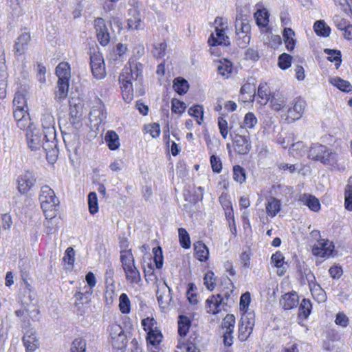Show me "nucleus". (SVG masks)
Listing matches in <instances>:
<instances>
[{
	"label": "nucleus",
	"mask_w": 352,
	"mask_h": 352,
	"mask_svg": "<svg viewBox=\"0 0 352 352\" xmlns=\"http://www.w3.org/2000/svg\"><path fill=\"white\" fill-rule=\"evenodd\" d=\"M143 65L135 60L129 62L122 69L119 77L120 89L124 100L129 103L134 97V92L138 96H142L145 91L143 87Z\"/></svg>",
	"instance_id": "f257e3e1"
},
{
	"label": "nucleus",
	"mask_w": 352,
	"mask_h": 352,
	"mask_svg": "<svg viewBox=\"0 0 352 352\" xmlns=\"http://www.w3.org/2000/svg\"><path fill=\"white\" fill-rule=\"evenodd\" d=\"M233 127H230V136L233 142L234 151L239 155H245L250 152L252 148L249 136L241 135L239 130L233 131ZM240 132H241L240 131Z\"/></svg>",
	"instance_id": "f03ea898"
},
{
	"label": "nucleus",
	"mask_w": 352,
	"mask_h": 352,
	"mask_svg": "<svg viewBox=\"0 0 352 352\" xmlns=\"http://www.w3.org/2000/svg\"><path fill=\"white\" fill-rule=\"evenodd\" d=\"M22 329L23 331V342L26 352H34L40 346L39 339L36 336V331L30 327L29 321L23 320Z\"/></svg>",
	"instance_id": "7ed1b4c3"
},
{
	"label": "nucleus",
	"mask_w": 352,
	"mask_h": 352,
	"mask_svg": "<svg viewBox=\"0 0 352 352\" xmlns=\"http://www.w3.org/2000/svg\"><path fill=\"white\" fill-rule=\"evenodd\" d=\"M47 138V134H43L41 130L33 125H28L26 139L28 147L32 151L38 150L43 146V140Z\"/></svg>",
	"instance_id": "20e7f679"
},
{
	"label": "nucleus",
	"mask_w": 352,
	"mask_h": 352,
	"mask_svg": "<svg viewBox=\"0 0 352 352\" xmlns=\"http://www.w3.org/2000/svg\"><path fill=\"white\" fill-rule=\"evenodd\" d=\"M31 41V32L29 28H21L14 45V53L16 55H23L28 49Z\"/></svg>",
	"instance_id": "39448f33"
},
{
	"label": "nucleus",
	"mask_w": 352,
	"mask_h": 352,
	"mask_svg": "<svg viewBox=\"0 0 352 352\" xmlns=\"http://www.w3.org/2000/svg\"><path fill=\"white\" fill-rule=\"evenodd\" d=\"M17 189L21 194H26L36 183V177L33 172L25 170L16 179Z\"/></svg>",
	"instance_id": "423d86ee"
},
{
	"label": "nucleus",
	"mask_w": 352,
	"mask_h": 352,
	"mask_svg": "<svg viewBox=\"0 0 352 352\" xmlns=\"http://www.w3.org/2000/svg\"><path fill=\"white\" fill-rule=\"evenodd\" d=\"M96 37L100 44L106 46L110 41V34L104 20L101 17L96 18L94 21Z\"/></svg>",
	"instance_id": "0eeeda50"
},
{
	"label": "nucleus",
	"mask_w": 352,
	"mask_h": 352,
	"mask_svg": "<svg viewBox=\"0 0 352 352\" xmlns=\"http://www.w3.org/2000/svg\"><path fill=\"white\" fill-rule=\"evenodd\" d=\"M90 65L94 76L102 79L106 75L104 59L101 54L94 53L90 56Z\"/></svg>",
	"instance_id": "6e6552de"
},
{
	"label": "nucleus",
	"mask_w": 352,
	"mask_h": 352,
	"mask_svg": "<svg viewBox=\"0 0 352 352\" xmlns=\"http://www.w3.org/2000/svg\"><path fill=\"white\" fill-rule=\"evenodd\" d=\"M84 290L83 292L77 291L74 295V306L80 315L85 313V308L88 306L93 293V290H87L86 287H84Z\"/></svg>",
	"instance_id": "1a4fd4ad"
},
{
	"label": "nucleus",
	"mask_w": 352,
	"mask_h": 352,
	"mask_svg": "<svg viewBox=\"0 0 352 352\" xmlns=\"http://www.w3.org/2000/svg\"><path fill=\"white\" fill-rule=\"evenodd\" d=\"M306 106L305 101L300 98H296L293 103L292 107L288 109L287 120L289 122H294L299 120L304 113V110Z\"/></svg>",
	"instance_id": "9d476101"
},
{
	"label": "nucleus",
	"mask_w": 352,
	"mask_h": 352,
	"mask_svg": "<svg viewBox=\"0 0 352 352\" xmlns=\"http://www.w3.org/2000/svg\"><path fill=\"white\" fill-rule=\"evenodd\" d=\"M334 245L329 240L320 239L314 245L312 253L315 256L320 257H329L332 254Z\"/></svg>",
	"instance_id": "9b49d317"
},
{
	"label": "nucleus",
	"mask_w": 352,
	"mask_h": 352,
	"mask_svg": "<svg viewBox=\"0 0 352 352\" xmlns=\"http://www.w3.org/2000/svg\"><path fill=\"white\" fill-rule=\"evenodd\" d=\"M106 118V113L104 111V105L99 100L96 104L93 106L89 112V121L94 127L99 126Z\"/></svg>",
	"instance_id": "f8f14e48"
},
{
	"label": "nucleus",
	"mask_w": 352,
	"mask_h": 352,
	"mask_svg": "<svg viewBox=\"0 0 352 352\" xmlns=\"http://www.w3.org/2000/svg\"><path fill=\"white\" fill-rule=\"evenodd\" d=\"M41 208H46L49 205H58V200L54 190L48 186H43L41 190L39 197Z\"/></svg>",
	"instance_id": "ddd939ff"
},
{
	"label": "nucleus",
	"mask_w": 352,
	"mask_h": 352,
	"mask_svg": "<svg viewBox=\"0 0 352 352\" xmlns=\"http://www.w3.org/2000/svg\"><path fill=\"white\" fill-rule=\"evenodd\" d=\"M229 294L227 293L225 294V297H222L221 294L212 295L210 298L206 300V309L208 313L212 314H216L221 311V305L223 304H227L225 300H228Z\"/></svg>",
	"instance_id": "4468645a"
},
{
	"label": "nucleus",
	"mask_w": 352,
	"mask_h": 352,
	"mask_svg": "<svg viewBox=\"0 0 352 352\" xmlns=\"http://www.w3.org/2000/svg\"><path fill=\"white\" fill-rule=\"evenodd\" d=\"M211 47H215L220 45L225 46L230 45L229 37L226 35L224 28L217 27L214 33H212L208 41Z\"/></svg>",
	"instance_id": "2eb2a0df"
},
{
	"label": "nucleus",
	"mask_w": 352,
	"mask_h": 352,
	"mask_svg": "<svg viewBox=\"0 0 352 352\" xmlns=\"http://www.w3.org/2000/svg\"><path fill=\"white\" fill-rule=\"evenodd\" d=\"M321 160L324 165L329 166L333 168L339 167V160L337 153L327 146L325 149V154L322 157Z\"/></svg>",
	"instance_id": "dca6fc26"
},
{
	"label": "nucleus",
	"mask_w": 352,
	"mask_h": 352,
	"mask_svg": "<svg viewBox=\"0 0 352 352\" xmlns=\"http://www.w3.org/2000/svg\"><path fill=\"white\" fill-rule=\"evenodd\" d=\"M130 17L127 20L129 29L140 30L142 29V21L140 16V12L136 8H133L129 10Z\"/></svg>",
	"instance_id": "f3484780"
},
{
	"label": "nucleus",
	"mask_w": 352,
	"mask_h": 352,
	"mask_svg": "<svg viewBox=\"0 0 352 352\" xmlns=\"http://www.w3.org/2000/svg\"><path fill=\"white\" fill-rule=\"evenodd\" d=\"M298 294L296 292H291L284 294L280 303L285 309L289 310L296 307L298 304Z\"/></svg>",
	"instance_id": "a211bd4d"
},
{
	"label": "nucleus",
	"mask_w": 352,
	"mask_h": 352,
	"mask_svg": "<svg viewBox=\"0 0 352 352\" xmlns=\"http://www.w3.org/2000/svg\"><path fill=\"white\" fill-rule=\"evenodd\" d=\"M56 89L54 92L55 100L58 102H61L67 97L69 81L58 80Z\"/></svg>",
	"instance_id": "6ab92c4d"
},
{
	"label": "nucleus",
	"mask_w": 352,
	"mask_h": 352,
	"mask_svg": "<svg viewBox=\"0 0 352 352\" xmlns=\"http://www.w3.org/2000/svg\"><path fill=\"white\" fill-rule=\"evenodd\" d=\"M156 296L159 305L164 307V305L168 304L171 300L170 289L165 284L157 290Z\"/></svg>",
	"instance_id": "aec40b11"
},
{
	"label": "nucleus",
	"mask_w": 352,
	"mask_h": 352,
	"mask_svg": "<svg viewBox=\"0 0 352 352\" xmlns=\"http://www.w3.org/2000/svg\"><path fill=\"white\" fill-rule=\"evenodd\" d=\"M326 147L327 146L320 144H314L308 151L309 158L322 163L321 158L325 154Z\"/></svg>",
	"instance_id": "412c9836"
},
{
	"label": "nucleus",
	"mask_w": 352,
	"mask_h": 352,
	"mask_svg": "<svg viewBox=\"0 0 352 352\" xmlns=\"http://www.w3.org/2000/svg\"><path fill=\"white\" fill-rule=\"evenodd\" d=\"M194 250L196 258L201 262L206 261L209 257V250L201 241H197L194 244Z\"/></svg>",
	"instance_id": "4be33fe9"
},
{
	"label": "nucleus",
	"mask_w": 352,
	"mask_h": 352,
	"mask_svg": "<svg viewBox=\"0 0 352 352\" xmlns=\"http://www.w3.org/2000/svg\"><path fill=\"white\" fill-rule=\"evenodd\" d=\"M56 74L58 78V80L69 81L71 77L69 65L66 62L59 63L56 67Z\"/></svg>",
	"instance_id": "5701e85b"
},
{
	"label": "nucleus",
	"mask_w": 352,
	"mask_h": 352,
	"mask_svg": "<svg viewBox=\"0 0 352 352\" xmlns=\"http://www.w3.org/2000/svg\"><path fill=\"white\" fill-rule=\"evenodd\" d=\"M41 122L42 126L44 130H46L47 131H44L45 133H49L51 135H54L55 133V129H54V118L53 116L50 113H45L42 116L41 118Z\"/></svg>",
	"instance_id": "b1692460"
},
{
	"label": "nucleus",
	"mask_w": 352,
	"mask_h": 352,
	"mask_svg": "<svg viewBox=\"0 0 352 352\" xmlns=\"http://www.w3.org/2000/svg\"><path fill=\"white\" fill-rule=\"evenodd\" d=\"M126 280L132 285H138L141 281L139 270L133 265L124 270Z\"/></svg>",
	"instance_id": "393cba45"
},
{
	"label": "nucleus",
	"mask_w": 352,
	"mask_h": 352,
	"mask_svg": "<svg viewBox=\"0 0 352 352\" xmlns=\"http://www.w3.org/2000/svg\"><path fill=\"white\" fill-rule=\"evenodd\" d=\"M258 97L260 99L258 102L261 105H265L271 99L270 91L266 83H261L258 88Z\"/></svg>",
	"instance_id": "a878e982"
},
{
	"label": "nucleus",
	"mask_w": 352,
	"mask_h": 352,
	"mask_svg": "<svg viewBox=\"0 0 352 352\" xmlns=\"http://www.w3.org/2000/svg\"><path fill=\"white\" fill-rule=\"evenodd\" d=\"M14 117L17 121V126L20 129H25L28 123V116L26 115V111L23 109H15L14 110Z\"/></svg>",
	"instance_id": "bb28decb"
},
{
	"label": "nucleus",
	"mask_w": 352,
	"mask_h": 352,
	"mask_svg": "<svg viewBox=\"0 0 352 352\" xmlns=\"http://www.w3.org/2000/svg\"><path fill=\"white\" fill-rule=\"evenodd\" d=\"M314 30L318 36L327 37L330 35L331 28L323 20H319L315 22Z\"/></svg>",
	"instance_id": "cd10ccee"
},
{
	"label": "nucleus",
	"mask_w": 352,
	"mask_h": 352,
	"mask_svg": "<svg viewBox=\"0 0 352 352\" xmlns=\"http://www.w3.org/2000/svg\"><path fill=\"white\" fill-rule=\"evenodd\" d=\"M301 201L312 211L318 212L320 208L319 200L313 195L305 194L302 196Z\"/></svg>",
	"instance_id": "c85d7f7f"
},
{
	"label": "nucleus",
	"mask_w": 352,
	"mask_h": 352,
	"mask_svg": "<svg viewBox=\"0 0 352 352\" xmlns=\"http://www.w3.org/2000/svg\"><path fill=\"white\" fill-rule=\"evenodd\" d=\"M105 142L111 150H116L120 146L119 137L113 131H108L104 138Z\"/></svg>",
	"instance_id": "c756f323"
},
{
	"label": "nucleus",
	"mask_w": 352,
	"mask_h": 352,
	"mask_svg": "<svg viewBox=\"0 0 352 352\" xmlns=\"http://www.w3.org/2000/svg\"><path fill=\"white\" fill-rule=\"evenodd\" d=\"M295 33L291 28H285L283 34L285 47L288 51H292L296 45Z\"/></svg>",
	"instance_id": "7c9ffc66"
},
{
	"label": "nucleus",
	"mask_w": 352,
	"mask_h": 352,
	"mask_svg": "<svg viewBox=\"0 0 352 352\" xmlns=\"http://www.w3.org/2000/svg\"><path fill=\"white\" fill-rule=\"evenodd\" d=\"M272 263L274 265L275 267L278 268V274L279 276H282L286 271V269L284 266V256L280 252H276L273 254L271 257Z\"/></svg>",
	"instance_id": "2f4dec72"
},
{
	"label": "nucleus",
	"mask_w": 352,
	"mask_h": 352,
	"mask_svg": "<svg viewBox=\"0 0 352 352\" xmlns=\"http://www.w3.org/2000/svg\"><path fill=\"white\" fill-rule=\"evenodd\" d=\"M257 122L258 120L256 116L252 112H248L245 114L243 124L238 130L241 131L243 129L247 131L252 129L256 125Z\"/></svg>",
	"instance_id": "473e14b6"
},
{
	"label": "nucleus",
	"mask_w": 352,
	"mask_h": 352,
	"mask_svg": "<svg viewBox=\"0 0 352 352\" xmlns=\"http://www.w3.org/2000/svg\"><path fill=\"white\" fill-rule=\"evenodd\" d=\"M280 202L278 199L271 197L267 200V203L266 205V211L267 214L274 217L276 215V214L280 211Z\"/></svg>",
	"instance_id": "72a5a7b5"
},
{
	"label": "nucleus",
	"mask_w": 352,
	"mask_h": 352,
	"mask_svg": "<svg viewBox=\"0 0 352 352\" xmlns=\"http://www.w3.org/2000/svg\"><path fill=\"white\" fill-rule=\"evenodd\" d=\"M120 261L124 270L131 266L135 265L133 256L131 250H123L120 251Z\"/></svg>",
	"instance_id": "f704fd0d"
},
{
	"label": "nucleus",
	"mask_w": 352,
	"mask_h": 352,
	"mask_svg": "<svg viewBox=\"0 0 352 352\" xmlns=\"http://www.w3.org/2000/svg\"><path fill=\"white\" fill-rule=\"evenodd\" d=\"M331 84L340 90L344 92H349L352 90V85L349 81L344 80L340 77L331 78L329 80Z\"/></svg>",
	"instance_id": "c9c22d12"
},
{
	"label": "nucleus",
	"mask_w": 352,
	"mask_h": 352,
	"mask_svg": "<svg viewBox=\"0 0 352 352\" xmlns=\"http://www.w3.org/2000/svg\"><path fill=\"white\" fill-rule=\"evenodd\" d=\"M324 52L328 55L327 59L331 62L335 63L336 69H338L342 63V54L340 50H331L326 48Z\"/></svg>",
	"instance_id": "e433bc0d"
},
{
	"label": "nucleus",
	"mask_w": 352,
	"mask_h": 352,
	"mask_svg": "<svg viewBox=\"0 0 352 352\" xmlns=\"http://www.w3.org/2000/svg\"><path fill=\"white\" fill-rule=\"evenodd\" d=\"M310 291L314 297H316L318 302L324 301L326 299V293L321 288L320 285L311 281L309 283Z\"/></svg>",
	"instance_id": "4c0bfd02"
},
{
	"label": "nucleus",
	"mask_w": 352,
	"mask_h": 352,
	"mask_svg": "<svg viewBox=\"0 0 352 352\" xmlns=\"http://www.w3.org/2000/svg\"><path fill=\"white\" fill-rule=\"evenodd\" d=\"M162 338V334L160 331L150 329L147 333L146 340L148 344L157 346L160 344Z\"/></svg>",
	"instance_id": "58836bf2"
},
{
	"label": "nucleus",
	"mask_w": 352,
	"mask_h": 352,
	"mask_svg": "<svg viewBox=\"0 0 352 352\" xmlns=\"http://www.w3.org/2000/svg\"><path fill=\"white\" fill-rule=\"evenodd\" d=\"M190 327V321L187 316H179L178 320V333L181 337H184L188 332Z\"/></svg>",
	"instance_id": "ea45409f"
},
{
	"label": "nucleus",
	"mask_w": 352,
	"mask_h": 352,
	"mask_svg": "<svg viewBox=\"0 0 352 352\" xmlns=\"http://www.w3.org/2000/svg\"><path fill=\"white\" fill-rule=\"evenodd\" d=\"M254 18L256 24L259 27H263L267 29L269 23V14L265 9L258 10L254 14Z\"/></svg>",
	"instance_id": "a19ab883"
},
{
	"label": "nucleus",
	"mask_w": 352,
	"mask_h": 352,
	"mask_svg": "<svg viewBox=\"0 0 352 352\" xmlns=\"http://www.w3.org/2000/svg\"><path fill=\"white\" fill-rule=\"evenodd\" d=\"M289 152L295 157H302L307 153V148L302 142H298L291 146Z\"/></svg>",
	"instance_id": "79ce46f5"
},
{
	"label": "nucleus",
	"mask_w": 352,
	"mask_h": 352,
	"mask_svg": "<svg viewBox=\"0 0 352 352\" xmlns=\"http://www.w3.org/2000/svg\"><path fill=\"white\" fill-rule=\"evenodd\" d=\"M188 82L184 78H177L173 82V89L179 95L186 94L188 90Z\"/></svg>",
	"instance_id": "37998d69"
},
{
	"label": "nucleus",
	"mask_w": 352,
	"mask_h": 352,
	"mask_svg": "<svg viewBox=\"0 0 352 352\" xmlns=\"http://www.w3.org/2000/svg\"><path fill=\"white\" fill-rule=\"evenodd\" d=\"M188 113L190 116L194 117L197 120L199 125L203 122L204 110L203 107L200 105H195L188 109Z\"/></svg>",
	"instance_id": "c03bdc74"
},
{
	"label": "nucleus",
	"mask_w": 352,
	"mask_h": 352,
	"mask_svg": "<svg viewBox=\"0 0 352 352\" xmlns=\"http://www.w3.org/2000/svg\"><path fill=\"white\" fill-rule=\"evenodd\" d=\"M311 309L312 305L311 301L309 299L303 298L300 304L299 314L305 318H307L311 314Z\"/></svg>",
	"instance_id": "a18cd8bd"
},
{
	"label": "nucleus",
	"mask_w": 352,
	"mask_h": 352,
	"mask_svg": "<svg viewBox=\"0 0 352 352\" xmlns=\"http://www.w3.org/2000/svg\"><path fill=\"white\" fill-rule=\"evenodd\" d=\"M119 307L122 314H129L131 310V302L128 296L122 293L119 298Z\"/></svg>",
	"instance_id": "49530a36"
},
{
	"label": "nucleus",
	"mask_w": 352,
	"mask_h": 352,
	"mask_svg": "<svg viewBox=\"0 0 352 352\" xmlns=\"http://www.w3.org/2000/svg\"><path fill=\"white\" fill-rule=\"evenodd\" d=\"M218 72L219 73L226 78L229 76L232 70V65L231 62L228 60H224L223 62H220L218 65Z\"/></svg>",
	"instance_id": "de8ad7c7"
},
{
	"label": "nucleus",
	"mask_w": 352,
	"mask_h": 352,
	"mask_svg": "<svg viewBox=\"0 0 352 352\" xmlns=\"http://www.w3.org/2000/svg\"><path fill=\"white\" fill-rule=\"evenodd\" d=\"M233 178L240 184H243L246 179L245 170L239 165L233 167Z\"/></svg>",
	"instance_id": "09e8293b"
},
{
	"label": "nucleus",
	"mask_w": 352,
	"mask_h": 352,
	"mask_svg": "<svg viewBox=\"0 0 352 352\" xmlns=\"http://www.w3.org/2000/svg\"><path fill=\"white\" fill-rule=\"evenodd\" d=\"M235 324V317L232 314H228L223 320L222 329L224 331L233 332Z\"/></svg>",
	"instance_id": "8fccbe9b"
},
{
	"label": "nucleus",
	"mask_w": 352,
	"mask_h": 352,
	"mask_svg": "<svg viewBox=\"0 0 352 352\" xmlns=\"http://www.w3.org/2000/svg\"><path fill=\"white\" fill-rule=\"evenodd\" d=\"M89 210L91 214H94L98 211V204L97 195L94 192H91L88 195Z\"/></svg>",
	"instance_id": "3c124183"
},
{
	"label": "nucleus",
	"mask_w": 352,
	"mask_h": 352,
	"mask_svg": "<svg viewBox=\"0 0 352 352\" xmlns=\"http://www.w3.org/2000/svg\"><path fill=\"white\" fill-rule=\"evenodd\" d=\"M178 233L182 247L185 249H188L190 247V241L188 233L182 228H179Z\"/></svg>",
	"instance_id": "603ef678"
},
{
	"label": "nucleus",
	"mask_w": 352,
	"mask_h": 352,
	"mask_svg": "<svg viewBox=\"0 0 352 352\" xmlns=\"http://www.w3.org/2000/svg\"><path fill=\"white\" fill-rule=\"evenodd\" d=\"M71 352H86L85 340L81 338L75 339L72 342Z\"/></svg>",
	"instance_id": "864d4df0"
},
{
	"label": "nucleus",
	"mask_w": 352,
	"mask_h": 352,
	"mask_svg": "<svg viewBox=\"0 0 352 352\" xmlns=\"http://www.w3.org/2000/svg\"><path fill=\"white\" fill-rule=\"evenodd\" d=\"M57 206L58 205H49L46 208H42L46 220L57 219V221H59V218L56 217Z\"/></svg>",
	"instance_id": "5fc2aeb1"
},
{
	"label": "nucleus",
	"mask_w": 352,
	"mask_h": 352,
	"mask_svg": "<svg viewBox=\"0 0 352 352\" xmlns=\"http://www.w3.org/2000/svg\"><path fill=\"white\" fill-rule=\"evenodd\" d=\"M292 57L286 53H283L278 57V65L283 70L287 69L291 66Z\"/></svg>",
	"instance_id": "6e6d98bb"
},
{
	"label": "nucleus",
	"mask_w": 352,
	"mask_h": 352,
	"mask_svg": "<svg viewBox=\"0 0 352 352\" xmlns=\"http://www.w3.org/2000/svg\"><path fill=\"white\" fill-rule=\"evenodd\" d=\"M254 316L252 313H247L242 316L240 324L253 329L254 327Z\"/></svg>",
	"instance_id": "4d7b16f0"
},
{
	"label": "nucleus",
	"mask_w": 352,
	"mask_h": 352,
	"mask_svg": "<svg viewBox=\"0 0 352 352\" xmlns=\"http://www.w3.org/2000/svg\"><path fill=\"white\" fill-rule=\"evenodd\" d=\"M64 142L65 143V146L67 148L69 151H72L74 153H77V151L80 146V142L79 141V138L78 135H74L73 140L69 142H67L66 138H64Z\"/></svg>",
	"instance_id": "13d9d810"
},
{
	"label": "nucleus",
	"mask_w": 352,
	"mask_h": 352,
	"mask_svg": "<svg viewBox=\"0 0 352 352\" xmlns=\"http://www.w3.org/2000/svg\"><path fill=\"white\" fill-rule=\"evenodd\" d=\"M166 48L167 44L165 42H163L155 45L152 53L155 58H160L165 56Z\"/></svg>",
	"instance_id": "bf43d9fd"
},
{
	"label": "nucleus",
	"mask_w": 352,
	"mask_h": 352,
	"mask_svg": "<svg viewBox=\"0 0 352 352\" xmlns=\"http://www.w3.org/2000/svg\"><path fill=\"white\" fill-rule=\"evenodd\" d=\"M153 253L154 254V262L157 269H161L163 265V255L162 250L160 247L154 248L153 249Z\"/></svg>",
	"instance_id": "052dcab7"
},
{
	"label": "nucleus",
	"mask_w": 352,
	"mask_h": 352,
	"mask_svg": "<svg viewBox=\"0 0 352 352\" xmlns=\"http://www.w3.org/2000/svg\"><path fill=\"white\" fill-rule=\"evenodd\" d=\"M336 5H339L340 8L347 14H352V0H333Z\"/></svg>",
	"instance_id": "680f3d73"
},
{
	"label": "nucleus",
	"mask_w": 352,
	"mask_h": 352,
	"mask_svg": "<svg viewBox=\"0 0 352 352\" xmlns=\"http://www.w3.org/2000/svg\"><path fill=\"white\" fill-rule=\"evenodd\" d=\"M204 280L206 288L210 291H212L215 287V278L214 273L211 271L208 272L205 274Z\"/></svg>",
	"instance_id": "e2e57ef3"
},
{
	"label": "nucleus",
	"mask_w": 352,
	"mask_h": 352,
	"mask_svg": "<svg viewBox=\"0 0 352 352\" xmlns=\"http://www.w3.org/2000/svg\"><path fill=\"white\" fill-rule=\"evenodd\" d=\"M58 222L57 219L46 220L44 222L46 233L47 234L54 233L57 230Z\"/></svg>",
	"instance_id": "0e129e2a"
},
{
	"label": "nucleus",
	"mask_w": 352,
	"mask_h": 352,
	"mask_svg": "<svg viewBox=\"0 0 352 352\" xmlns=\"http://www.w3.org/2000/svg\"><path fill=\"white\" fill-rule=\"evenodd\" d=\"M112 346L115 349H122L125 347L126 344V336L123 333L120 336H117L115 339H113L111 341Z\"/></svg>",
	"instance_id": "69168bd1"
},
{
	"label": "nucleus",
	"mask_w": 352,
	"mask_h": 352,
	"mask_svg": "<svg viewBox=\"0 0 352 352\" xmlns=\"http://www.w3.org/2000/svg\"><path fill=\"white\" fill-rule=\"evenodd\" d=\"M25 98L24 96L21 93H16L14 95V98L13 100V104L15 107V109H23L25 107Z\"/></svg>",
	"instance_id": "338daca9"
},
{
	"label": "nucleus",
	"mask_w": 352,
	"mask_h": 352,
	"mask_svg": "<svg viewBox=\"0 0 352 352\" xmlns=\"http://www.w3.org/2000/svg\"><path fill=\"white\" fill-rule=\"evenodd\" d=\"M210 164L213 172L219 173L222 169V163L220 158L214 155L210 157Z\"/></svg>",
	"instance_id": "774afa93"
}]
</instances>
